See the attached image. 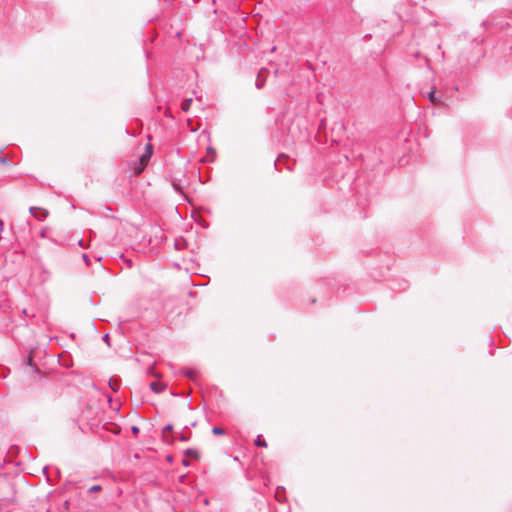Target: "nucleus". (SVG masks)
<instances>
[{"mask_svg": "<svg viewBox=\"0 0 512 512\" xmlns=\"http://www.w3.org/2000/svg\"><path fill=\"white\" fill-rule=\"evenodd\" d=\"M151 154H152V146L150 144H148L147 147H146V153L143 154L141 156V158H140V162H141L143 167L147 165L148 160H149Z\"/></svg>", "mask_w": 512, "mask_h": 512, "instance_id": "7ed1b4c3", "label": "nucleus"}, {"mask_svg": "<svg viewBox=\"0 0 512 512\" xmlns=\"http://www.w3.org/2000/svg\"><path fill=\"white\" fill-rule=\"evenodd\" d=\"M172 430H173V426H172L171 424H168V425H167V426H165V427H164V429H163V436H164V438H165V441H166V442H168V443H173V438H171V439H170V438H168V437L166 436V434H167L168 432H171Z\"/></svg>", "mask_w": 512, "mask_h": 512, "instance_id": "39448f33", "label": "nucleus"}, {"mask_svg": "<svg viewBox=\"0 0 512 512\" xmlns=\"http://www.w3.org/2000/svg\"><path fill=\"white\" fill-rule=\"evenodd\" d=\"M255 445L259 447H267L265 440H261L260 436L255 440Z\"/></svg>", "mask_w": 512, "mask_h": 512, "instance_id": "6e6552de", "label": "nucleus"}, {"mask_svg": "<svg viewBox=\"0 0 512 512\" xmlns=\"http://www.w3.org/2000/svg\"><path fill=\"white\" fill-rule=\"evenodd\" d=\"M167 385L165 383H162V382H152L150 384V388L151 390L154 392V393H160L162 391H164L166 389Z\"/></svg>", "mask_w": 512, "mask_h": 512, "instance_id": "f03ea898", "label": "nucleus"}, {"mask_svg": "<svg viewBox=\"0 0 512 512\" xmlns=\"http://www.w3.org/2000/svg\"><path fill=\"white\" fill-rule=\"evenodd\" d=\"M187 439H188V437H186V436H181V440H187Z\"/></svg>", "mask_w": 512, "mask_h": 512, "instance_id": "ddd939ff", "label": "nucleus"}, {"mask_svg": "<svg viewBox=\"0 0 512 512\" xmlns=\"http://www.w3.org/2000/svg\"><path fill=\"white\" fill-rule=\"evenodd\" d=\"M428 98H429L430 102L434 105H437L440 102L439 99L436 97V88L435 87H433L431 89V91L429 92Z\"/></svg>", "mask_w": 512, "mask_h": 512, "instance_id": "20e7f679", "label": "nucleus"}, {"mask_svg": "<svg viewBox=\"0 0 512 512\" xmlns=\"http://www.w3.org/2000/svg\"><path fill=\"white\" fill-rule=\"evenodd\" d=\"M132 431L134 434H137L139 432V429H138V427H133Z\"/></svg>", "mask_w": 512, "mask_h": 512, "instance_id": "9b49d317", "label": "nucleus"}, {"mask_svg": "<svg viewBox=\"0 0 512 512\" xmlns=\"http://www.w3.org/2000/svg\"><path fill=\"white\" fill-rule=\"evenodd\" d=\"M182 463H183V465H185V466H188V465H189L188 460H183V462H182Z\"/></svg>", "mask_w": 512, "mask_h": 512, "instance_id": "f8f14e48", "label": "nucleus"}, {"mask_svg": "<svg viewBox=\"0 0 512 512\" xmlns=\"http://www.w3.org/2000/svg\"><path fill=\"white\" fill-rule=\"evenodd\" d=\"M212 432H213V434H216V435L224 434V430L222 428H220V427H214L212 429Z\"/></svg>", "mask_w": 512, "mask_h": 512, "instance_id": "1a4fd4ad", "label": "nucleus"}, {"mask_svg": "<svg viewBox=\"0 0 512 512\" xmlns=\"http://www.w3.org/2000/svg\"><path fill=\"white\" fill-rule=\"evenodd\" d=\"M30 213L38 220H42L48 216V211L39 207L30 208Z\"/></svg>", "mask_w": 512, "mask_h": 512, "instance_id": "f257e3e1", "label": "nucleus"}, {"mask_svg": "<svg viewBox=\"0 0 512 512\" xmlns=\"http://www.w3.org/2000/svg\"><path fill=\"white\" fill-rule=\"evenodd\" d=\"M0 226H3V221L2 220H0Z\"/></svg>", "mask_w": 512, "mask_h": 512, "instance_id": "4468645a", "label": "nucleus"}, {"mask_svg": "<svg viewBox=\"0 0 512 512\" xmlns=\"http://www.w3.org/2000/svg\"><path fill=\"white\" fill-rule=\"evenodd\" d=\"M100 489H101V488H100V486H99V485H94V486H92V487L90 488V491H92V492H97V491H99Z\"/></svg>", "mask_w": 512, "mask_h": 512, "instance_id": "9d476101", "label": "nucleus"}, {"mask_svg": "<svg viewBox=\"0 0 512 512\" xmlns=\"http://www.w3.org/2000/svg\"><path fill=\"white\" fill-rule=\"evenodd\" d=\"M185 455L186 456H189V457H194L196 459H199L200 458V455L198 453V451L194 450V449H188L185 451Z\"/></svg>", "mask_w": 512, "mask_h": 512, "instance_id": "0eeeda50", "label": "nucleus"}, {"mask_svg": "<svg viewBox=\"0 0 512 512\" xmlns=\"http://www.w3.org/2000/svg\"><path fill=\"white\" fill-rule=\"evenodd\" d=\"M191 103H192V99L191 98L185 99L182 102V104H181L182 110L183 111H188L190 109Z\"/></svg>", "mask_w": 512, "mask_h": 512, "instance_id": "423d86ee", "label": "nucleus"}]
</instances>
